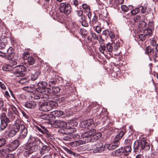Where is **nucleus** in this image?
Segmentation results:
<instances>
[{"mask_svg":"<svg viewBox=\"0 0 158 158\" xmlns=\"http://www.w3.org/2000/svg\"><path fill=\"white\" fill-rule=\"evenodd\" d=\"M39 126L44 131V133L46 134H49L48 133V130L44 126H43L42 125H40Z\"/></svg>","mask_w":158,"mask_h":158,"instance_id":"53","label":"nucleus"},{"mask_svg":"<svg viewBox=\"0 0 158 158\" xmlns=\"http://www.w3.org/2000/svg\"><path fill=\"white\" fill-rule=\"evenodd\" d=\"M131 142V141L130 140H128V139H125V143L127 145V148H131V146L130 145V144Z\"/></svg>","mask_w":158,"mask_h":158,"instance_id":"48","label":"nucleus"},{"mask_svg":"<svg viewBox=\"0 0 158 158\" xmlns=\"http://www.w3.org/2000/svg\"><path fill=\"white\" fill-rule=\"evenodd\" d=\"M20 143L17 140L12 141L9 145V147L12 148H17L19 145Z\"/></svg>","mask_w":158,"mask_h":158,"instance_id":"18","label":"nucleus"},{"mask_svg":"<svg viewBox=\"0 0 158 158\" xmlns=\"http://www.w3.org/2000/svg\"><path fill=\"white\" fill-rule=\"evenodd\" d=\"M38 93H39L37 92V94H33L32 96V97L35 99H40V97H42L43 98H47L46 96L45 97H44V94H45V93L42 94V95Z\"/></svg>","mask_w":158,"mask_h":158,"instance_id":"26","label":"nucleus"},{"mask_svg":"<svg viewBox=\"0 0 158 158\" xmlns=\"http://www.w3.org/2000/svg\"><path fill=\"white\" fill-rule=\"evenodd\" d=\"M77 125V123L74 120L69 121L67 123L66 127L71 131V133L76 132V129L75 128Z\"/></svg>","mask_w":158,"mask_h":158,"instance_id":"12","label":"nucleus"},{"mask_svg":"<svg viewBox=\"0 0 158 158\" xmlns=\"http://www.w3.org/2000/svg\"><path fill=\"white\" fill-rule=\"evenodd\" d=\"M146 23L145 22L142 21L140 22L139 27L141 28H144L146 26Z\"/></svg>","mask_w":158,"mask_h":158,"instance_id":"50","label":"nucleus"},{"mask_svg":"<svg viewBox=\"0 0 158 158\" xmlns=\"http://www.w3.org/2000/svg\"><path fill=\"white\" fill-rule=\"evenodd\" d=\"M124 132L123 131H120L118 134L115 137L113 141V143L112 145L113 148H117L120 144L118 140L120 139L124 135Z\"/></svg>","mask_w":158,"mask_h":158,"instance_id":"11","label":"nucleus"},{"mask_svg":"<svg viewBox=\"0 0 158 158\" xmlns=\"http://www.w3.org/2000/svg\"><path fill=\"white\" fill-rule=\"evenodd\" d=\"M58 132L60 134L68 135V134H71V131L66 127L64 128H61L58 130Z\"/></svg>","mask_w":158,"mask_h":158,"instance_id":"21","label":"nucleus"},{"mask_svg":"<svg viewBox=\"0 0 158 158\" xmlns=\"http://www.w3.org/2000/svg\"><path fill=\"white\" fill-rule=\"evenodd\" d=\"M2 69L4 71H9L13 69V68L9 65H5L2 68Z\"/></svg>","mask_w":158,"mask_h":158,"instance_id":"32","label":"nucleus"},{"mask_svg":"<svg viewBox=\"0 0 158 158\" xmlns=\"http://www.w3.org/2000/svg\"><path fill=\"white\" fill-rule=\"evenodd\" d=\"M9 149H2L0 150V156L3 157L9 152Z\"/></svg>","mask_w":158,"mask_h":158,"instance_id":"24","label":"nucleus"},{"mask_svg":"<svg viewBox=\"0 0 158 158\" xmlns=\"http://www.w3.org/2000/svg\"><path fill=\"white\" fill-rule=\"evenodd\" d=\"M51 114L54 117H60L63 115V112L60 110H55L52 112Z\"/></svg>","mask_w":158,"mask_h":158,"instance_id":"23","label":"nucleus"},{"mask_svg":"<svg viewBox=\"0 0 158 158\" xmlns=\"http://www.w3.org/2000/svg\"><path fill=\"white\" fill-rule=\"evenodd\" d=\"M153 49L151 47L148 46L146 48L145 53L146 54H149L151 53L153 51Z\"/></svg>","mask_w":158,"mask_h":158,"instance_id":"45","label":"nucleus"},{"mask_svg":"<svg viewBox=\"0 0 158 158\" xmlns=\"http://www.w3.org/2000/svg\"><path fill=\"white\" fill-rule=\"evenodd\" d=\"M8 115L11 120H13L15 118V115L13 114L11 111H9Z\"/></svg>","mask_w":158,"mask_h":158,"instance_id":"41","label":"nucleus"},{"mask_svg":"<svg viewBox=\"0 0 158 158\" xmlns=\"http://www.w3.org/2000/svg\"><path fill=\"white\" fill-rule=\"evenodd\" d=\"M103 144L102 143H100L98 144H97L96 148H109L110 147L109 144H106L104 146V147H102Z\"/></svg>","mask_w":158,"mask_h":158,"instance_id":"38","label":"nucleus"},{"mask_svg":"<svg viewBox=\"0 0 158 158\" xmlns=\"http://www.w3.org/2000/svg\"><path fill=\"white\" fill-rule=\"evenodd\" d=\"M40 143V140L32 135H31L28 140L26 147L27 148H32V147L37 146V148H38L37 144Z\"/></svg>","mask_w":158,"mask_h":158,"instance_id":"2","label":"nucleus"},{"mask_svg":"<svg viewBox=\"0 0 158 158\" xmlns=\"http://www.w3.org/2000/svg\"><path fill=\"white\" fill-rule=\"evenodd\" d=\"M121 9L124 12H127L128 10V7L125 5H123L121 6Z\"/></svg>","mask_w":158,"mask_h":158,"instance_id":"55","label":"nucleus"},{"mask_svg":"<svg viewBox=\"0 0 158 158\" xmlns=\"http://www.w3.org/2000/svg\"><path fill=\"white\" fill-rule=\"evenodd\" d=\"M102 135V134L99 132L96 133V130L94 129H92L87 132H85L81 135V138L83 139L79 140L77 141L71 142L70 145L72 147H77L81 145L85 144L88 140H90V142L96 141L99 139Z\"/></svg>","mask_w":158,"mask_h":158,"instance_id":"1","label":"nucleus"},{"mask_svg":"<svg viewBox=\"0 0 158 158\" xmlns=\"http://www.w3.org/2000/svg\"><path fill=\"white\" fill-rule=\"evenodd\" d=\"M9 122H6L3 120L1 121V124L0 125V128L1 130H3L7 126V123Z\"/></svg>","mask_w":158,"mask_h":158,"instance_id":"33","label":"nucleus"},{"mask_svg":"<svg viewBox=\"0 0 158 158\" xmlns=\"http://www.w3.org/2000/svg\"><path fill=\"white\" fill-rule=\"evenodd\" d=\"M27 60L29 64L32 65L34 64L35 61L33 57H29Z\"/></svg>","mask_w":158,"mask_h":158,"instance_id":"44","label":"nucleus"},{"mask_svg":"<svg viewBox=\"0 0 158 158\" xmlns=\"http://www.w3.org/2000/svg\"><path fill=\"white\" fill-rule=\"evenodd\" d=\"M106 49V47L105 46H102L101 47L99 48V50L101 52L104 54V51Z\"/></svg>","mask_w":158,"mask_h":158,"instance_id":"59","label":"nucleus"},{"mask_svg":"<svg viewBox=\"0 0 158 158\" xmlns=\"http://www.w3.org/2000/svg\"><path fill=\"white\" fill-rule=\"evenodd\" d=\"M111 43H109L107 44V49L110 52H115L119 47L120 45L119 43L117 42L116 40H114L113 42V40H111Z\"/></svg>","mask_w":158,"mask_h":158,"instance_id":"5","label":"nucleus"},{"mask_svg":"<svg viewBox=\"0 0 158 158\" xmlns=\"http://www.w3.org/2000/svg\"><path fill=\"white\" fill-rule=\"evenodd\" d=\"M29 81L25 77L22 78L19 81V82L22 85H27Z\"/></svg>","mask_w":158,"mask_h":158,"instance_id":"39","label":"nucleus"},{"mask_svg":"<svg viewBox=\"0 0 158 158\" xmlns=\"http://www.w3.org/2000/svg\"><path fill=\"white\" fill-rule=\"evenodd\" d=\"M110 31V30H109L108 29L102 31V34L105 36L108 35Z\"/></svg>","mask_w":158,"mask_h":158,"instance_id":"58","label":"nucleus"},{"mask_svg":"<svg viewBox=\"0 0 158 158\" xmlns=\"http://www.w3.org/2000/svg\"><path fill=\"white\" fill-rule=\"evenodd\" d=\"M59 9L61 12L64 13L66 15L70 14L71 11L70 5L66 2L61 3L60 5Z\"/></svg>","mask_w":158,"mask_h":158,"instance_id":"6","label":"nucleus"},{"mask_svg":"<svg viewBox=\"0 0 158 158\" xmlns=\"http://www.w3.org/2000/svg\"><path fill=\"white\" fill-rule=\"evenodd\" d=\"M47 83L45 81H42L38 84V88H36V92L38 93H41L44 92V89L47 86Z\"/></svg>","mask_w":158,"mask_h":158,"instance_id":"13","label":"nucleus"},{"mask_svg":"<svg viewBox=\"0 0 158 158\" xmlns=\"http://www.w3.org/2000/svg\"><path fill=\"white\" fill-rule=\"evenodd\" d=\"M139 37L140 40L143 41L147 37L144 35V34L143 33L139 34Z\"/></svg>","mask_w":158,"mask_h":158,"instance_id":"51","label":"nucleus"},{"mask_svg":"<svg viewBox=\"0 0 158 158\" xmlns=\"http://www.w3.org/2000/svg\"><path fill=\"white\" fill-rule=\"evenodd\" d=\"M150 60H151L156 61L158 58V53L155 52H153L149 56Z\"/></svg>","mask_w":158,"mask_h":158,"instance_id":"19","label":"nucleus"},{"mask_svg":"<svg viewBox=\"0 0 158 158\" xmlns=\"http://www.w3.org/2000/svg\"><path fill=\"white\" fill-rule=\"evenodd\" d=\"M60 91V89L58 87H54L52 88L50 93L53 95L58 93Z\"/></svg>","mask_w":158,"mask_h":158,"instance_id":"30","label":"nucleus"},{"mask_svg":"<svg viewBox=\"0 0 158 158\" xmlns=\"http://www.w3.org/2000/svg\"><path fill=\"white\" fill-rule=\"evenodd\" d=\"M21 132L20 134V137L22 139L24 138L27 133V129L25 127L24 125L21 124Z\"/></svg>","mask_w":158,"mask_h":158,"instance_id":"15","label":"nucleus"},{"mask_svg":"<svg viewBox=\"0 0 158 158\" xmlns=\"http://www.w3.org/2000/svg\"><path fill=\"white\" fill-rule=\"evenodd\" d=\"M35 128L36 130H38L41 133L44 134L43 130L41 128L40 126L38 127V126H36L35 127Z\"/></svg>","mask_w":158,"mask_h":158,"instance_id":"60","label":"nucleus"},{"mask_svg":"<svg viewBox=\"0 0 158 158\" xmlns=\"http://www.w3.org/2000/svg\"><path fill=\"white\" fill-rule=\"evenodd\" d=\"M93 122L94 120L93 119H89L81 122L80 126L81 127L83 128L85 130L89 129L95 126Z\"/></svg>","mask_w":158,"mask_h":158,"instance_id":"8","label":"nucleus"},{"mask_svg":"<svg viewBox=\"0 0 158 158\" xmlns=\"http://www.w3.org/2000/svg\"><path fill=\"white\" fill-rule=\"evenodd\" d=\"M14 69L13 74L15 77H20L25 75L26 68L24 66L22 65L16 66Z\"/></svg>","mask_w":158,"mask_h":158,"instance_id":"4","label":"nucleus"},{"mask_svg":"<svg viewBox=\"0 0 158 158\" xmlns=\"http://www.w3.org/2000/svg\"><path fill=\"white\" fill-rule=\"evenodd\" d=\"M16 133L15 131L11 129L9 132L8 135L9 137H12L16 134Z\"/></svg>","mask_w":158,"mask_h":158,"instance_id":"47","label":"nucleus"},{"mask_svg":"<svg viewBox=\"0 0 158 158\" xmlns=\"http://www.w3.org/2000/svg\"><path fill=\"white\" fill-rule=\"evenodd\" d=\"M82 6L84 9V13L88 12L90 11V8L89 6L86 4H83L82 5Z\"/></svg>","mask_w":158,"mask_h":158,"instance_id":"34","label":"nucleus"},{"mask_svg":"<svg viewBox=\"0 0 158 158\" xmlns=\"http://www.w3.org/2000/svg\"><path fill=\"white\" fill-rule=\"evenodd\" d=\"M67 123L63 121L60 120H56L52 125V126L55 128H58L60 127H66Z\"/></svg>","mask_w":158,"mask_h":158,"instance_id":"14","label":"nucleus"},{"mask_svg":"<svg viewBox=\"0 0 158 158\" xmlns=\"http://www.w3.org/2000/svg\"><path fill=\"white\" fill-rule=\"evenodd\" d=\"M139 11V7L136 8L132 10L131 11V13L133 15H135L138 14Z\"/></svg>","mask_w":158,"mask_h":158,"instance_id":"46","label":"nucleus"},{"mask_svg":"<svg viewBox=\"0 0 158 158\" xmlns=\"http://www.w3.org/2000/svg\"><path fill=\"white\" fill-rule=\"evenodd\" d=\"M36 104L35 102L32 101H29L27 102L25 104V107L30 109L34 108L36 106Z\"/></svg>","mask_w":158,"mask_h":158,"instance_id":"16","label":"nucleus"},{"mask_svg":"<svg viewBox=\"0 0 158 158\" xmlns=\"http://www.w3.org/2000/svg\"><path fill=\"white\" fill-rule=\"evenodd\" d=\"M26 150L24 152V155L25 156H27V155H29L32 153L33 151L32 150V149H25Z\"/></svg>","mask_w":158,"mask_h":158,"instance_id":"42","label":"nucleus"},{"mask_svg":"<svg viewBox=\"0 0 158 158\" xmlns=\"http://www.w3.org/2000/svg\"><path fill=\"white\" fill-rule=\"evenodd\" d=\"M90 23L91 24V25L94 28L95 26L97 25H100L98 21L97 18L95 16V15H94L93 17L91 22Z\"/></svg>","mask_w":158,"mask_h":158,"instance_id":"22","label":"nucleus"},{"mask_svg":"<svg viewBox=\"0 0 158 158\" xmlns=\"http://www.w3.org/2000/svg\"><path fill=\"white\" fill-rule=\"evenodd\" d=\"M151 44L153 46H156L157 44L156 41L155 39H152L151 40Z\"/></svg>","mask_w":158,"mask_h":158,"instance_id":"63","label":"nucleus"},{"mask_svg":"<svg viewBox=\"0 0 158 158\" xmlns=\"http://www.w3.org/2000/svg\"><path fill=\"white\" fill-rule=\"evenodd\" d=\"M99 25H97L95 26L94 29L95 31L98 33H100L102 30L101 28L99 26Z\"/></svg>","mask_w":158,"mask_h":158,"instance_id":"49","label":"nucleus"},{"mask_svg":"<svg viewBox=\"0 0 158 158\" xmlns=\"http://www.w3.org/2000/svg\"><path fill=\"white\" fill-rule=\"evenodd\" d=\"M63 139L65 141H71L73 139V134H68L67 136H65L63 138Z\"/></svg>","mask_w":158,"mask_h":158,"instance_id":"29","label":"nucleus"},{"mask_svg":"<svg viewBox=\"0 0 158 158\" xmlns=\"http://www.w3.org/2000/svg\"><path fill=\"white\" fill-rule=\"evenodd\" d=\"M139 10L140 9L141 10V11L143 13H144L146 11V9L145 7H144L143 6H140L139 7Z\"/></svg>","mask_w":158,"mask_h":158,"instance_id":"64","label":"nucleus"},{"mask_svg":"<svg viewBox=\"0 0 158 158\" xmlns=\"http://www.w3.org/2000/svg\"><path fill=\"white\" fill-rule=\"evenodd\" d=\"M91 35L92 37L94 40L97 39L98 40V38L96 36L95 33H94L91 32Z\"/></svg>","mask_w":158,"mask_h":158,"instance_id":"62","label":"nucleus"},{"mask_svg":"<svg viewBox=\"0 0 158 158\" xmlns=\"http://www.w3.org/2000/svg\"><path fill=\"white\" fill-rule=\"evenodd\" d=\"M29 53L27 52H25L22 56V58L24 60H26L29 56Z\"/></svg>","mask_w":158,"mask_h":158,"instance_id":"43","label":"nucleus"},{"mask_svg":"<svg viewBox=\"0 0 158 158\" xmlns=\"http://www.w3.org/2000/svg\"><path fill=\"white\" fill-rule=\"evenodd\" d=\"M10 109L13 110L15 114L18 115L19 112L17 108L12 104H9Z\"/></svg>","mask_w":158,"mask_h":158,"instance_id":"40","label":"nucleus"},{"mask_svg":"<svg viewBox=\"0 0 158 158\" xmlns=\"http://www.w3.org/2000/svg\"><path fill=\"white\" fill-rule=\"evenodd\" d=\"M40 72L39 71H37L36 72L35 74H33L31 76V79L32 80L34 81L36 79L38 76L40 75Z\"/></svg>","mask_w":158,"mask_h":158,"instance_id":"37","label":"nucleus"},{"mask_svg":"<svg viewBox=\"0 0 158 158\" xmlns=\"http://www.w3.org/2000/svg\"><path fill=\"white\" fill-rule=\"evenodd\" d=\"M6 141L5 139H0V147H2L6 143Z\"/></svg>","mask_w":158,"mask_h":158,"instance_id":"54","label":"nucleus"},{"mask_svg":"<svg viewBox=\"0 0 158 158\" xmlns=\"http://www.w3.org/2000/svg\"><path fill=\"white\" fill-rule=\"evenodd\" d=\"M79 21L81 23L82 25L84 27H87L88 26V23L86 22V17L85 15H83L79 17Z\"/></svg>","mask_w":158,"mask_h":158,"instance_id":"20","label":"nucleus"},{"mask_svg":"<svg viewBox=\"0 0 158 158\" xmlns=\"http://www.w3.org/2000/svg\"><path fill=\"white\" fill-rule=\"evenodd\" d=\"M48 105L51 108V110L52 109L55 108L56 106L57 105V103L54 101H50L48 102Z\"/></svg>","mask_w":158,"mask_h":158,"instance_id":"35","label":"nucleus"},{"mask_svg":"<svg viewBox=\"0 0 158 158\" xmlns=\"http://www.w3.org/2000/svg\"><path fill=\"white\" fill-rule=\"evenodd\" d=\"M1 121H4L6 122H9L10 120L6 117L5 113H2L0 116Z\"/></svg>","mask_w":158,"mask_h":158,"instance_id":"36","label":"nucleus"},{"mask_svg":"<svg viewBox=\"0 0 158 158\" xmlns=\"http://www.w3.org/2000/svg\"><path fill=\"white\" fill-rule=\"evenodd\" d=\"M38 103L40 104L39 107L40 110L44 112L51 110V108L49 106L48 102L42 100Z\"/></svg>","mask_w":158,"mask_h":158,"instance_id":"10","label":"nucleus"},{"mask_svg":"<svg viewBox=\"0 0 158 158\" xmlns=\"http://www.w3.org/2000/svg\"><path fill=\"white\" fill-rule=\"evenodd\" d=\"M131 149H118L113 152V154L116 156L123 158L124 155L127 156L131 152Z\"/></svg>","mask_w":158,"mask_h":158,"instance_id":"3","label":"nucleus"},{"mask_svg":"<svg viewBox=\"0 0 158 158\" xmlns=\"http://www.w3.org/2000/svg\"><path fill=\"white\" fill-rule=\"evenodd\" d=\"M23 89L30 93H32L35 90H36L35 86L33 85H32L30 86L24 87H23Z\"/></svg>","mask_w":158,"mask_h":158,"instance_id":"17","label":"nucleus"},{"mask_svg":"<svg viewBox=\"0 0 158 158\" xmlns=\"http://www.w3.org/2000/svg\"><path fill=\"white\" fill-rule=\"evenodd\" d=\"M110 38L111 39V40L113 39L115 37V35L114 33L111 31H110L109 34L108 35Z\"/></svg>","mask_w":158,"mask_h":158,"instance_id":"52","label":"nucleus"},{"mask_svg":"<svg viewBox=\"0 0 158 158\" xmlns=\"http://www.w3.org/2000/svg\"><path fill=\"white\" fill-rule=\"evenodd\" d=\"M65 151L67 152L71 156H73L74 157L78 156V154L77 153H75L73 152L71 150L69 149H64Z\"/></svg>","mask_w":158,"mask_h":158,"instance_id":"31","label":"nucleus"},{"mask_svg":"<svg viewBox=\"0 0 158 158\" xmlns=\"http://www.w3.org/2000/svg\"><path fill=\"white\" fill-rule=\"evenodd\" d=\"M11 129L15 131L16 132H17L19 129H21V124H19L18 123H15L12 126Z\"/></svg>","mask_w":158,"mask_h":158,"instance_id":"27","label":"nucleus"},{"mask_svg":"<svg viewBox=\"0 0 158 158\" xmlns=\"http://www.w3.org/2000/svg\"><path fill=\"white\" fill-rule=\"evenodd\" d=\"M71 4L76 6L78 4V1L77 0H72Z\"/></svg>","mask_w":158,"mask_h":158,"instance_id":"61","label":"nucleus"},{"mask_svg":"<svg viewBox=\"0 0 158 158\" xmlns=\"http://www.w3.org/2000/svg\"><path fill=\"white\" fill-rule=\"evenodd\" d=\"M93 149V152L94 153L101 152L104 150V149L103 150L102 149Z\"/></svg>","mask_w":158,"mask_h":158,"instance_id":"56","label":"nucleus"},{"mask_svg":"<svg viewBox=\"0 0 158 158\" xmlns=\"http://www.w3.org/2000/svg\"><path fill=\"white\" fill-rule=\"evenodd\" d=\"M12 49V48H10L7 50V52L9 54L8 59L9 60H10V63L12 65H14L17 64L18 59L19 57L18 54L16 53H12L11 52H9L10 50Z\"/></svg>","mask_w":158,"mask_h":158,"instance_id":"7","label":"nucleus"},{"mask_svg":"<svg viewBox=\"0 0 158 158\" xmlns=\"http://www.w3.org/2000/svg\"><path fill=\"white\" fill-rule=\"evenodd\" d=\"M124 0H114L111 2V4L114 6H118L119 5L123 4Z\"/></svg>","mask_w":158,"mask_h":158,"instance_id":"25","label":"nucleus"},{"mask_svg":"<svg viewBox=\"0 0 158 158\" xmlns=\"http://www.w3.org/2000/svg\"><path fill=\"white\" fill-rule=\"evenodd\" d=\"M140 19V17L139 16H136L133 18V20L135 22H139Z\"/></svg>","mask_w":158,"mask_h":158,"instance_id":"57","label":"nucleus"},{"mask_svg":"<svg viewBox=\"0 0 158 158\" xmlns=\"http://www.w3.org/2000/svg\"><path fill=\"white\" fill-rule=\"evenodd\" d=\"M133 148H150L149 144L145 141L143 140L139 142L138 140L134 143Z\"/></svg>","mask_w":158,"mask_h":158,"instance_id":"9","label":"nucleus"},{"mask_svg":"<svg viewBox=\"0 0 158 158\" xmlns=\"http://www.w3.org/2000/svg\"><path fill=\"white\" fill-rule=\"evenodd\" d=\"M143 34L147 37H148L151 35L152 34V31L151 29H146L144 30Z\"/></svg>","mask_w":158,"mask_h":158,"instance_id":"28","label":"nucleus"}]
</instances>
